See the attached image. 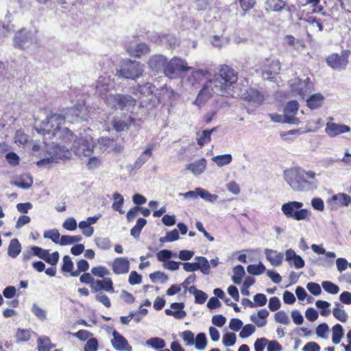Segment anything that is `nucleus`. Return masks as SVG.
<instances>
[{
	"label": "nucleus",
	"instance_id": "f257e3e1",
	"mask_svg": "<svg viewBox=\"0 0 351 351\" xmlns=\"http://www.w3.org/2000/svg\"><path fill=\"white\" fill-rule=\"evenodd\" d=\"M237 80V72L226 64L221 65L218 74L213 79L207 81L199 92L195 104L199 105L213 95L232 97L234 86Z\"/></svg>",
	"mask_w": 351,
	"mask_h": 351
},
{
	"label": "nucleus",
	"instance_id": "f03ea898",
	"mask_svg": "<svg viewBox=\"0 0 351 351\" xmlns=\"http://www.w3.org/2000/svg\"><path fill=\"white\" fill-rule=\"evenodd\" d=\"M319 176L313 171H306L301 167L288 169L284 172V178L289 186L294 191L309 192L317 189Z\"/></svg>",
	"mask_w": 351,
	"mask_h": 351
},
{
	"label": "nucleus",
	"instance_id": "7ed1b4c3",
	"mask_svg": "<svg viewBox=\"0 0 351 351\" xmlns=\"http://www.w3.org/2000/svg\"><path fill=\"white\" fill-rule=\"evenodd\" d=\"M71 149L81 159L90 156L94 152V142L92 136L86 131L80 133L73 141Z\"/></svg>",
	"mask_w": 351,
	"mask_h": 351
},
{
	"label": "nucleus",
	"instance_id": "20e7f679",
	"mask_svg": "<svg viewBox=\"0 0 351 351\" xmlns=\"http://www.w3.org/2000/svg\"><path fill=\"white\" fill-rule=\"evenodd\" d=\"M303 205L301 202L291 201L283 204L281 210L287 218H291L296 221L308 219L309 211L302 208Z\"/></svg>",
	"mask_w": 351,
	"mask_h": 351
},
{
	"label": "nucleus",
	"instance_id": "39448f33",
	"mask_svg": "<svg viewBox=\"0 0 351 351\" xmlns=\"http://www.w3.org/2000/svg\"><path fill=\"white\" fill-rule=\"evenodd\" d=\"M105 103L112 109L129 110L136 104V99L129 95H108L105 98Z\"/></svg>",
	"mask_w": 351,
	"mask_h": 351
},
{
	"label": "nucleus",
	"instance_id": "423d86ee",
	"mask_svg": "<svg viewBox=\"0 0 351 351\" xmlns=\"http://www.w3.org/2000/svg\"><path fill=\"white\" fill-rule=\"evenodd\" d=\"M36 31L23 28L16 32L13 38V45L20 49H25L36 44Z\"/></svg>",
	"mask_w": 351,
	"mask_h": 351
},
{
	"label": "nucleus",
	"instance_id": "0eeeda50",
	"mask_svg": "<svg viewBox=\"0 0 351 351\" xmlns=\"http://www.w3.org/2000/svg\"><path fill=\"white\" fill-rule=\"evenodd\" d=\"M143 66L136 61L127 60L123 62L121 68L117 70L116 75L125 79L135 80L142 75Z\"/></svg>",
	"mask_w": 351,
	"mask_h": 351
},
{
	"label": "nucleus",
	"instance_id": "6e6552de",
	"mask_svg": "<svg viewBox=\"0 0 351 351\" xmlns=\"http://www.w3.org/2000/svg\"><path fill=\"white\" fill-rule=\"evenodd\" d=\"M191 69L185 60L173 57L167 64L165 76L171 79L177 78L181 73L189 72Z\"/></svg>",
	"mask_w": 351,
	"mask_h": 351
},
{
	"label": "nucleus",
	"instance_id": "1a4fd4ad",
	"mask_svg": "<svg viewBox=\"0 0 351 351\" xmlns=\"http://www.w3.org/2000/svg\"><path fill=\"white\" fill-rule=\"evenodd\" d=\"M64 121L62 115L53 114L48 116L43 121L40 127L36 128V130L43 135L48 134L54 136L56 131H58L61 128L60 125Z\"/></svg>",
	"mask_w": 351,
	"mask_h": 351
},
{
	"label": "nucleus",
	"instance_id": "9d476101",
	"mask_svg": "<svg viewBox=\"0 0 351 351\" xmlns=\"http://www.w3.org/2000/svg\"><path fill=\"white\" fill-rule=\"evenodd\" d=\"M291 90L295 96L304 98L313 89V84L308 77L304 80L296 78L291 84Z\"/></svg>",
	"mask_w": 351,
	"mask_h": 351
},
{
	"label": "nucleus",
	"instance_id": "9b49d317",
	"mask_svg": "<svg viewBox=\"0 0 351 351\" xmlns=\"http://www.w3.org/2000/svg\"><path fill=\"white\" fill-rule=\"evenodd\" d=\"M63 117L67 122H80L87 119V110L84 105L79 104L67 108Z\"/></svg>",
	"mask_w": 351,
	"mask_h": 351
},
{
	"label": "nucleus",
	"instance_id": "f8f14e48",
	"mask_svg": "<svg viewBox=\"0 0 351 351\" xmlns=\"http://www.w3.org/2000/svg\"><path fill=\"white\" fill-rule=\"evenodd\" d=\"M280 71V62L278 59L269 58L265 60L262 66V76L265 80H271Z\"/></svg>",
	"mask_w": 351,
	"mask_h": 351
},
{
	"label": "nucleus",
	"instance_id": "ddd939ff",
	"mask_svg": "<svg viewBox=\"0 0 351 351\" xmlns=\"http://www.w3.org/2000/svg\"><path fill=\"white\" fill-rule=\"evenodd\" d=\"M326 62L329 66L335 70H343L348 64V53L343 51L341 55L332 54L327 58Z\"/></svg>",
	"mask_w": 351,
	"mask_h": 351
},
{
	"label": "nucleus",
	"instance_id": "4468645a",
	"mask_svg": "<svg viewBox=\"0 0 351 351\" xmlns=\"http://www.w3.org/2000/svg\"><path fill=\"white\" fill-rule=\"evenodd\" d=\"M298 107L299 104L295 100L287 103L283 112L286 123L293 125H298L300 123L299 119L295 117L298 111Z\"/></svg>",
	"mask_w": 351,
	"mask_h": 351
},
{
	"label": "nucleus",
	"instance_id": "2eb2a0df",
	"mask_svg": "<svg viewBox=\"0 0 351 351\" xmlns=\"http://www.w3.org/2000/svg\"><path fill=\"white\" fill-rule=\"evenodd\" d=\"M167 58L162 55L152 56L148 61L149 69L154 73L162 72L165 75V69L167 64Z\"/></svg>",
	"mask_w": 351,
	"mask_h": 351
},
{
	"label": "nucleus",
	"instance_id": "dca6fc26",
	"mask_svg": "<svg viewBox=\"0 0 351 351\" xmlns=\"http://www.w3.org/2000/svg\"><path fill=\"white\" fill-rule=\"evenodd\" d=\"M113 338L111 343L113 348L117 351H132V348L128 340L117 330L112 332Z\"/></svg>",
	"mask_w": 351,
	"mask_h": 351
},
{
	"label": "nucleus",
	"instance_id": "f3484780",
	"mask_svg": "<svg viewBox=\"0 0 351 351\" xmlns=\"http://www.w3.org/2000/svg\"><path fill=\"white\" fill-rule=\"evenodd\" d=\"M285 255V261L290 266L294 267L298 269L304 267V261L300 256L296 254L293 250H287Z\"/></svg>",
	"mask_w": 351,
	"mask_h": 351
},
{
	"label": "nucleus",
	"instance_id": "a211bd4d",
	"mask_svg": "<svg viewBox=\"0 0 351 351\" xmlns=\"http://www.w3.org/2000/svg\"><path fill=\"white\" fill-rule=\"evenodd\" d=\"M51 161L52 162H58L59 160L67 159L70 158V152L68 148L64 145H56L50 151Z\"/></svg>",
	"mask_w": 351,
	"mask_h": 351
},
{
	"label": "nucleus",
	"instance_id": "6ab92c4d",
	"mask_svg": "<svg viewBox=\"0 0 351 351\" xmlns=\"http://www.w3.org/2000/svg\"><path fill=\"white\" fill-rule=\"evenodd\" d=\"M326 133L330 136H335L341 134L348 132L350 128L346 125L335 123H327L325 129Z\"/></svg>",
	"mask_w": 351,
	"mask_h": 351
},
{
	"label": "nucleus",
	"instance_id": "aec40b11",
	"mask_svg": "<svg viewBox=\"0 0 351 351\" xmlns=\"http://www.w3.org/2000/svg\"><path fill=\"white\" fill-rule=\"evenodd\" d=\"M311 247L315 253L317 254H326L327 257L331 258L330 260L327 258L324 259L322 263L323 267H332L333 265L334 262L332 259L337 256L335 252H326V250L322 245L316 244H313Z\"/></svg>",
	"mask_w": 351,
	"mask_h": 351
},
{
	"label": "nucleus",
	"instance_id": "412c9836",
	"mask_svg": "<svg viewBox=\"0 0 351 351\" xmlns=\"http://www.w3.org/2000/svg\"><path fill=\"white\" fill-rule=\"evenodd\" d=\"M112 270L116 274H127L130 270V263L127 258L119 257L114 259Z\"/></svg>",
	"mask_w": 351,
	"mask_h": 351
},
{
	"label": "nucleus",
	"instance_id": "4be33fe9",
	"mask_svg": "<svg viewBox=\"0 0 351 351\" xmlns=\"http://www.w3.org/2000/svg\"><path fill=\"white\" fill-rule=\"evenodd\" d=\"M171 308L175 311L167 308L165 309V313L167 315L173 316L176 319H183L185 317L186 313L183 310L184 308V304L183 302H173L171 304Z\"/></svg>",
	"mask_w": 351,
	"mask_h": 351
},
{
	"label": "nucleus",
	"instance_id": "5701e85b",
	"mask_svg": "<svg viewBox=\"0 0 351 351\" xmlns=\"http://www.w3.org/2000/svg\"><path fill=\"white\" fill-rule=\"evenodd\" d=\"M112 84L109 77H100L96 82V91L99 96H106Z\"/></svg>",
	"mask_w": 351,
	"mask_h": 351
},
{
	"label": "nucleus",
	"instance_id": "b1692460",
	"mask_svg": "<svg viewBox=\"0 0 351 351\" xmlns=\"http://www.w3.org/2000/svg\"><path fill=\"white\" fill-rule=\"evenodd\" d=\"M265 254L267 261L272 266H279L282 264L284 258V254L274 250L266 249Z\"/></svg>",
	"mask_w": 351,
	"mask_h": 351
},
{
	"label": "nucleus",
	"instance_id": "393cba45",
	"mask_svg": "<svg viewBox=\"0 0 351 351\" xmlns=\"http://www.w3.org/2000/svg\"><path fill=\"white\" fill-rule=\"evenodd\" d=\"M243 98L249 102L258 105L261 104L264 100L263 95L258 90L254 88L247 90L243 94Z\"/></svg>",
	"mask_w": 351,
	"mask_h": 351
},
{
	"label": "nucleus",
	"instance_id": "a878e982",
	"mask_svg": "<svg viewBox=\"0 0 351 351\" xmlns=\"http://www.w3.org/2000/svg\"><path fill=\"white\" fill-rule=\"evenodd\" d=\"M207 162L205 158H201L193 163L187 165L186 169L191 171L195 176L201 175L206 169Z\"/></svg>",
	"mask_w": 351,
	"mask_h": 351
},
{
	"label": "nucleus",
	"instance_id": "bb28decb",
	"mask_svg": "<svg viewBox=\"0 0 351 351\" xmlns=\"http://www.w3.org/2000/svg\"><path fill=\"white\" fill-rule=\"evenodd\" d=\"M287 3L284 0H265V10L267 12H279L285 9Z\"/></svg>",
	"mask_w": 351,
	"mask_h": 351
},
{
	"label": "nucleus",
	"instance_id": "cd10ccee",
	"mask_svg": "<svg viewBox=\"0 0 351 351\" xmlns=\"http://www.w3.org/2000/svg\"><path fill=\"white\" fill-rule=\"evenodd\" d=\"M269 311L263 308L258 311L257 314L250 315V320L254 322L258 327L262 328L267 324V317L269 316Z\"/></svg>",
	"mask_w": 351,
	"mask_h": 351
},
{
	"label": "nucleus",
	"instance_id": "c85d7f7f",
	"mask_svg": "<svg viewBox=\"0 0 351 351\" xmlns=\"http://www.w3.org/2000/svg\"><path fill=\"white\" fill-rule=\"evenodd\" d=\"M132 121V119L130 117H115L112 120V126L114 130L120 132L129 129V127Z\"/></svg>",
	"mask_w": 351,
	"mask_h": 351
},
{
	"label": "nucleus",
	"instance_id": "c756f323",
	"mask_svg": "<svg viewBox=\"0 0 351 351\" xmlns=\"http://www.w3.org/2000/svg\"><path fill=\"white\" fill-rule=\"evenodd\" d=\"M127 51L132 56L140 58L147 54L149 51V48L145 43H139L134 46H130Z\"/></svg>",
	"mask_w": 351,
	"mask_h": 351
},
{
	"label": "nucleus",
	"instance_id": "7c9ffc66",
	"mask_svg": "<svg viewBox=\"0 0 351 351\" xmlns=\"http://www.w3.org/2000/svg\"><path fill=\"white\" fill-rule=\"evenodd\" d=\"M154 145H150L145 149V150L134 162L133 169H140L149 160V158L152 156V150L154 149Z\"/></svg>",
	"mask_w": 351,
	"mask_h": 351
},
{
	"label": "nucleus",
	"instance_id": "2f4dec72",
	"mask_svg": "<svg viewBox=\"0 0 351 351\" xmlns=\"http://www.w3.org/2000/svg\"><path fill=\"white\" fill-rule=\"evenodd\" d=\"M54 136H57L58 138L62 139L63 141L67 143H73L76 135L73 134V132L67 128H62L58 131H56Z\"/></svg>",
	"mask_w": 351,
	"mask_h": 351
},
{
	"label": "nucleus",
	"instance_id": "473e14b6",
	"mask_svg": "<svg viewBox=\"0 0 351 351\" xmlns=\"http://www.w3.org/2000/svg\"><path fill=\"white\" fill-rule=\"evenodd\" d=\"M11 184L21 189H27L32 186L33 180L29 175L25 174L22 175L17 180L12 181Z\"/></svg>",
	"mask_w": 351,
	"mask_h": 351
},
{
	"label": "nucleus",
	"instance_id": "72a5a7b5",
	"mask_svg": "<svg viewBox=\"0 0 351 351\" xmlns=\"http://www.w3.org/2000/svg\"><path fill=\"white\" fill-rule=\"evenodd\" d=\"M324 99V97L321 93L313 94L307 99V106L311 109L318 108L322 106Z\"/></svg>",
	"mask_w": 351,
	"mask_h": 351
},
{
	"label": "nucleus",
	"instance_id": "f704fd0d",
	"mask_svg": "<svg viewBox=\"0 0 351 351\" xmlns=\"http://www.w3.org/2000/svg\"><path fill=\"white\" fill-rule=\"evenodd\" d=\"M283 43L285 45L291 47L295 50H300L304 47V44L302 40L295 38L291 35H287L284 38Z\"/></svg>",
	"mask_w": 351,
	"mask_h": 351
},
{
	"label": "nucleus",
	"instance_id": "c9c22d12",
	"mask_svg": "<svg viewBox=\"0 0 351 351\" xmlns=\"http://www.w3.org/2000/svg\"><path fill=\"white\" fill-rule=\"evenodd\" d=\"M21 251V245L18 239H13L10 241L8 253L10 256L16 258Z\"/></svg>",
	"mask_w": 351,
	"mask_h": 351
},
{
	"label": "nucleus",
	"instance_id": "e433bc0d",
	"mask_svg": "<svg viewBox=\"0 0 351 351\" xmlns=\"http://www.w3.org/2000/svg\"><path fill=\"white\" fill-rule=\"evenodd\" d=\"M332 341L334 344H339L341 342V338L343 337L344 330L343 326L339 324H335L332 328Z\"/></svg>",
	"mask_w": 351,
	"mask_h": 351
},
{
	"label": "nucleus",
	"instance_id": "4c0bfd02",
	"mask_svg": "<svg viewBox=\"0 0 351 351\" xmlns=\"http://www.w3.org/2000/svg\"><path fill=\"white\" fill-rule=\"evenodd\" d=\"M234 275L232 277V280L236 285H240L242 281L243 277L245 274L244 267L240 265L235 266L233 268Z\"/></svg>",
	"mask_w": 351,
	"mask_h": 351
},
{
	"label": "nucleus",
	"instance_id": "58836bf2",
	"mask_svg": "<svg viewBox=\"0 0 351 351\" xmlns=\"http://www.w3.org/2000/svg\"><path fill=\"white\" fill-rule=\"evenodd\" d=\"M197 193L199 197L202 198L206 202L214 203L218 199V195L215 194H211L208 191L202 189V188H197Z\"/></svg>",
	"mask_w": 351,
	"mask_h": 351
},
{
	"label": "nucleus",
	"instance_id": "ea45409f",
	"mask_svg": "<svg viewBox=\"0 0 351 351\" xmlns=\"http://www.w3.org/2000/svg\"><path fill=\"white\" fill-rule=\"evenodd\" d=\"M197 193L199 197L202 198L206 202L214 203L218 199V195L215 194H211L208 191L202 189V188H197Z\"/></svg>",
	"mask_w": 351,
	"mask_h": 351
},
{
	"label": "nucleus",
	"instance_id": "a19ab883",
	"mask_svg": "<svg viewBox=\"0 0 351 351\" xmlns=\"http://www.w3.org/2000/svg\"><path fill=\"white\" fill-rule=\"evenodd\" d=\"M232 160V157L230 154L218 155L212 158V160L215 162L219 167H223L229 165Z\"/></svg>",
	"mask_w": 351,
	"mask_h": 351
},
{
	"label": "nucleus",
	"instance_id": "79ce46f5",
	"mask_svg": "<svg viewBox=\"0 0 351 351\" xmlns=\"http://www.w3.org/2000/svg\"><path fill=\"white\" fill-rule=\"evenodd\" d=\"M335 306L337 307L332 310L334 317L343 323L346 322L348 317L347 313L343 308H339L340 304L339 302H336Z\"/></svg>",
	"mask_w": 351,
	"mask_h": 351
},
{
	"label": "nucleus",
	"instance_id": "37998d69",
	"mask_svg": "<svg viewBox=\"0 0 351 351\" xmlns=\"http://www.w3.org/2000/svg\"><path fill=\"white\" fill-rule=\"evenodd\" d=\"M147 221L144 218H139L136 225L131 229L130 234L134 238H138L140 237L143 228L146 225Z\"/></svg>",
	"mask_w": 351,
	"mask_h": 351
},
{
	"label": "nucleus",
	"instance_id": "c03bdc74",
	"mask_svg": "<svg viewBox=\"0 0 351 351\" xmlns=\"http://www.w3.org/2000/svg\"><path fill=\"white\" fill-rule=\"evenodd\" d=\"M195 259L197 261V264L200 270L204 274L208 275L210 273V264L208 260L204 256H196Z\"/></svg>",
	"mask_w": 351,
	"mask_h": 351
},
{
	"label": "nucleus",
	"instance_id": "a18cd8bd",
	"mask_svg": "<svg viewBox=\"0 0 351 351\" xmlns=\"http://www.w3.org/2000/svg\"><path fill=\"white\" fill-rule=\"evenodd\" d=\"M82 237L80 235H63L60 237V245H72L76 243L81 241Z\"/></svg>",
	"mask_w": 351,
	"mask_h": 351
},
{
	"label": "nucleus",
	"instance_id": "49530a36",
	"mask_svg": "<svg viewBox=\"0 0 351 351\" xmlns=\"http://www.w3.org/2000/svg\"><path fill=\"white\" fill-rule=\"evenodd\" d=\"M207 338L206 334L200 332L197 335L195 338V347L197 350H204L207 345Z\"/></svg>",
	"mask_w": 351,
	"mask_h": 351
},
{
	"label": "nucleus",
	"instance_id": "de8ad7c7",
	"mask_svg": "<svg viewBox=\"0 0 351 351\" xmlns=\"http://www.w3.org/2000/svg\"><path fill=\"white\" fill-rule=\"evenodd\" d=\"M54 346L51 343L49 337H43L38 339V351H49Z\"/></svg>",
	"mask_w": 351,
	"mask_h": 351
},
{
	"label": "nucleus",
	"instance_id": "09e8293b",
	"mask_svg": "<svg viewBox=\"0 0 351 351\" xmlns=\"http://www.w3.org/2000/svg\"><path fill=\"white\" fill-rule=\"evenodd\" d=\"M156 90V87L151 83H145L143 85H139L137 91L143 96H149L152 95Z\"/></svg>",
	"mask_w": 351,
	"mask_h": 351
},
{
	"label": "nucleus",
	"instance_id": "8fccbe9b",
	"mask_svg": "<svg viewBox=\"0 0 351 351\" xmlns=\"http://www.w3.org/2000/svg\"><path fill=\"white\" fill-rule=\"evenodd\" d=\"M333 200L341 206H348L351 204V197L345 193H339L332 197Z\"/></svg>",
	"mask_w": 351,
	"mask_h": 351
},
{
	"label": "nucleus",
	"instance_id": "3c124183",
	"mask_svg": "<svg viewBox=\"0 0 351 351\" xmlns=\"http://www.w3.org/2000/svg\"><path fill=\"white\" fill-rule=\"evenodd\" d=\"M266 270L265 265L260 262L258 265H250L247 267V271L252 275H261Z\"/></svg>",
	"mask_w": 351,
	"mask_h": 351
},
{
	"label": "nucleus",
	"instance_id": "603ef678",
	"mask_svg": "<svg viewBox=\"0 0 351 351\" xmlns=\"http://www.w3.org/2000/svg\"><path fill=\"white\" fill-rule=\"evenodd\" d=\"M113 198L114 199V202L112 206V208L114 210L118 211L119 213L123 214L124 213V210H122L121 206L124 202L123 197L118 193H114L113 194Z\"/></svg>",
	"mask_w": 351,
	"mask_h": 351
},
{
	"label": "nucleus",
	"instance_id": "864d4df0",
	"mask_svg": "<svg viewBox=\"0 0 351 351\" xmlns=\"http://www.w3.org/2000/svg\"><path fill=\"white\" fill-rule=\"evenodd\" d=\"M32 312L40 321H45L47 319V312L36 303L32 304Z\"/></svg>",
	"mask_w": 351,
	"mask_h": 351
},
{
	"label": "nucleus",
	"instance_id": "5fc2aeb1",
	"mask_svg": "<svg viewBox=\"0 0 351 351\" xmlns=\"http://www.w3.org/2000/svg\"><path fill=\"white\" fill-rule=\"evenodd\" d=\"M237 340V336L233 332H227L223 335L222 343L226 347L233 346Z\"/></svg>",
	"mask_w": 351,
	"mask_h": 351
},
{
	"label": "nucleus",
	"instance_id": "6e6d98bb",
	"mask_svg": "<svg viewBox=\"0 0 351 351\" xmlns=\"http://www.w3.org/2000/svg\"><path fill=\"white\" fill-rule=\"evenodd\" d=\"M180 337L184 341L185 346H191L195 343L194 333L190 330H185L180 334Z\"/></svg>",
	"mask_w": 351,
	"mask_h": 351
},
{
	"label": "nucleus",
	"instance_id": "4d7b16f0",
	"mask_svg": "<svg viewBox=\"0 0 351 351\" xmlns=\"http://www.w3.org/2000/svg\"><path fill=\"white\" fill-rule=\"evenodd\" d=\"M43 237L45 239H51L55 243L60 244V240H59V239H60V234L58 230L56 229H53V230H49L45 231L44 232Z\"/></svg>",
	"mask_w": 351,
	"mask_h": 351
},
{
	"label": "nucleus",
	"instance_id": "13d9d810",
	"mask_svg": "<svg viewBox=\"0 0 351 351\" xmlns=\"http://www.w3.org/2000/svg\"><path fill=\"white\" fill-rule=\"evenodd\" d=\"M322 286L326 292L331 294H337L339 291V287L330 281L322 282Z\"/></svg>",
	"mask_w": 351,
	"mask_h": 351
},
{
	"label": "nucleus",
	"instance_id": "bf43d9fd",
	"mask_svg": "<svg viewBox=\"0 0 351 351\" xmlns=\"http://www.w3.org/2000/svg\"><path fill=\"white\" fill-rule=\"evenodd\" d=\"M146 343L155 349H162L165 346V341L158 337L151 338L146 341Z\"/></svg>",
	"mask_w": 351,
	"mask_h": 351
},
{
	"label": "nucleus",
	"instance_id": "052dcab7",
	"mask_svg": "<svg viewBox=\"0 0 351 351\" xmlns=\"http://www.w3.org/2000/svg\"><path fill=\"white\" fill-rule=\"evenodd\" d=\"M149 278L153 282L160 280L162 283H165L168 280V276L165 273L158 271L150 274Z\"/></svg>",
	"mask_w": 351,
	"mask_h": 351
},
{
	"label": "nucleus",
	"instance_id": "680f3d73",
	"mask_svg": "<svg viewBox=\"0 0 351 351\" xmlns=\"http://www.w3.org/2000/svg\"><path fill=\"white\" fill-rule=\"evenodd\" d=\"M91 273L95 276L104 278L105 276H108L110 274V271L105 267L98 266L93 267Z\"/></svg>",
	"mask_w": 351,
	"mask_h": 351
},
{
	"label": "nucleus",
	"instance_id": "e2e57ef3",
	"mask_svg": "<svg viewBox=\"0 0 351 351\" xmlns=\"http://www.w3.org/2000/svg\"><path fill=\"white\" fill-rule=\"evenodd\" d=\"M276 322L287 325L290 323L288 315L283 311H280L274 315Z\"/></svg>",
	"mask_w": 351,
	"mask_h": 351
},
{
	"label": "nucleus",
	"instance_id": "0e129e2a",
	"mask_svg": "<svg viewBox=\"0 0 351 351\" xmlns=\"http://www.w3.org/2000/svg\"><path fill=\"white\" fill-rule=\"evenodd\" d=\"M255 326L252 324H246L244 326L239 333L241 338H247L255 332Z\"/></svg>",
	"mask_w": 351,
	"mask_h": 351
},
{
	"label": "nucleus",
	"instance_id": "69168bd1",
	"mask_svg": "<svg viewBox=\"0 0 351 351\" xmlns=\"http://www.w3.org/2000/svg\"><path fill=\"white\" fill-rule=\"evenodd\" d=\"M329 332V328L325 323L319 324L315 332L317 335L322 339L328 338V333Z\"/></svg>",
	"mask_w": 351,
	"mask_h": 351
},
{
	"label": "nucleus",
	"instance_id": "338daca9",
	"mask_svg": "<svg viewBox=\"0 0 351 351\" xmlns=\"http://www.w3.org/2000/svg\"><path fill=\"white\" fill-rule=\"evenodd\" d=\"M79 228L82 230L83 234L87 237H91L94 232L93 228L88 224L85 221L80 222Z\"/></svg>",
	"mask_w": 351,
	"mask_h": 351
},
{
	"label": "nucleus",
	"instance_id": "774afa93",
	"mask_svg": "<svg viewBox=\"0 0 351 351\" xmlns=\"http://www.w3.org/2000/svg\"><path fill=\"white\" fill-rule=\"evenodd\" d=\"M98 341L95 338L89 339L84 346V351H97Z\"/></svg>",
	"mask_w": 351,
	"mask_h": 351
}]
</instances>
